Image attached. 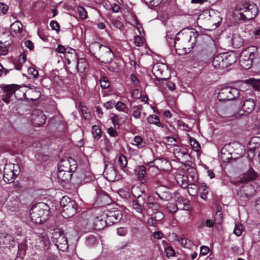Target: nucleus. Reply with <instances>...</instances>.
Returning <instances> with one entry per match:
<instances>
[{"instance_id": "nucleus-47", "label": "nucleus", "mask_w": 260, "mask_h": 260, "mask_svg": "<svg viewBox=\"0 0 260 260\" xmlns=\"http://www.w3.org/2000/svg\"><path fill=\"white\" fill-rule=\"evenodd\" d=\"M101 86L103 89H106L110 86V83L108 79L106 77H103L100 79Z\"/></svg>"}, {"instance_id": "nucleus-37", "label": "nucleus", "mask_w": 260, "mask_h": 260, "mask_svg": "<svg viewBox=\"0 0 260 260\" xmlns=\"http://www.w3.org/2000/svg\"><path fill=\"white\" fill-rule=\"evenodd\" d=\"M149 8L153 9L154 7L159 6L162 0H142Z\"/></svg>"}, {"instance_id": "nucleus-27", "label": "nucleus", "mask_w": 260, "mask_h": 260, "mask_svg": "<svg viewBox=\"0 0 260 260\" xmlns=\"http://www.w3.org/2000/svg\"><path fill=\"white\" fill-rule=\"evenodd\" d=\"M255 107V102L252 99L245 100L243 104L242 109L246 113L252 112Z\"/></svg>"}, {"instance_id": "nucleus-32", "label": "nucleus", "mask_w": 260, "mask_h": 260, "mask_svg": "<svg viewBox=\"0 0 260 260\" xmlns=\"http://www.w3.org/2000/svg\"><path fill=\"white\" fill-rule=\"evenodd\" d=\"M134 142L133 144L139 149L144 147L146 145V143L143 139L139 136L135 137Z\"/></svg>"}, {"instance_id": "nucleus-23", "label": "nucleus", "mask_w": 260, "mask_h": 260, "mask_svg": "<svg viewBox=\"0 0 260 260\" xmlns=\"http://www.w3.org/2000/svg\"><path fill=\"white\" fill-rule=\"evenodd\" d=\"M145 203V199L143 198L134 200L132 201L133 208L138 213H142L143 210H144Z\"/></svg>"}, {"instance_id": "nucleus-34", "label": "nucleus", "mask_w": 260, "mask_h": 260, "mask_svg": "<svg viewBox=\"0 0 260 260\" xmlns=\"http://www.w3.org/2000/svg\"><path fill=\"white\" fill-rule=\"evenodd\" d=\"M91 133L95 139L99 140L102 136V132L98 125H94L91 127Z\"/></svg>"}, {"instance_id": "nucleus-46", "label": "nucleus", "mask_w": 260, "mask_h": 260, "mask_svg": "<svg viewBox=\"0 0 260 260\" xmlns=\"http://www.w3.org/2000/svg\"><path fill=\"white\" fill-rule=\"evenodd\" d=\"M40 241L44 244L45 247H47L50 244V241L48 236L45 234H42L40 236Z\"/></svg>"}, {"instance_id": "nucleus-31", "label": "nucleus", "mask_w": 260, "mask_h": 260, "mask_svg": "<svg viewBox=\"0 0 260 260\" xmlns=\"http://www.w3.org/2000/svg\"><path fill=\"white\" fill-rule=\"evenodd\" d=\"M174 153L176 158L179 160L183 157H187L189 156L186 152L185 151H182L179 147L174 148Z\"/></svg>"}, {"instance_id": "nucleus-44", "label": "nucleus", "mask_w": 260, "mask_h": 260, "mask_svg": "<svg viewBox=\"0 0 260 260\" xmlns=\"http://www.w3.org/2000/svg\"><path fill=\"white\" fill-rule=\"evenodd\" d=\"M190 144L194 150L198 151L200 148V145L199 143L194 138H190L189 139Z\"/></svg>"}, {"instance_id": "nucleus-51", "label": "nucleus", "mask_w": 260, "mask_h": 260, "mask_svg": "<svg viewBox=\"0 0 260 260\" xmlns=\"http://www.w3.org/2000/svg\"><path fill=\"white\" fill-rule=\"evenodd\" d=\"M142 109L139 107H134L133 108L132 115L135 118H139L141 116Z\"/></svg>"}, {"instance_id": "nucleus-36", "label": "nucleus", "mask_w": 260, "mask_h": 260, "mask_svg": "<svg viewBox=\"0 0 260 260\" xmlns=\"http://www.w3.org/2000/svg\"><path fill=\"white\" fill-rule=\"evenodd\" d=\"M117 164L121 169L125 168L127 164L126 157L122 154H120L117 158Z\"/></svg>"}, {"instance_id": "nucleus-29", "label": "nucleus", "mask_w": 260, "mask_h": 260, "mask_svg": "<svg viewBox=\"0 0 260 260\" xmlns=\"http://www.w3.org/2000/svg\"><path fill=\"white\" fill-rule=\"evenodd\" d=\"M225 58L224 59V63H225V68L235 63L237 61V57L236 55L233 53H223Z\"/></svg>"}, {"instance_id": "nucleus-28", "label": "nucleus", "mask_w": 260, "mask_h": 260, "mask_svg": "<svg viewBox=\"0 0 260 260\" xmlns=\"http://www.w3.org/2000/svg\"><path fill=\"white\" fill-rule=\"evenodd\" d=\"M144 192L145 190L143 186H134L132 188V192L133 196L136 198V199H139L140 198L145 199V195Z\"/></svg>"}, {"instance_id": "nucleus-53", "label": "nucleus", "mask_w": 260, "mask_h": 260, "mask_svg": "<svg viewBox=\"0 0 260 260\" xmlns=\"http://www.w3.org/2000/svg\"><path fill=\"white\" fill-rule=\"evenodd\" d=\"M43 260H59L57 255H55L52 253L47 252L45 254Z\"/></svg>"}, {"instance_id": "nucleus-7", "label": "nucleus", "mask_w": 260, "mask_h": 260, "mask_svg": "<svg viewBox=\"0 0 260 260\" xmlns=\"http://www.w3.org/2000/svg\"><path fill=\"white\" fill-rule=\"evenodd\" d=\"M152 72L155 79L159 82L166 81L170 77L168 67L165 63H157L152 68Z\"/></svg>"}, {"instance_id": "nucleus-61", "label": "nucleus", "mask_w": 260, "mask_h": 260, "mask_svg": "<svg viewBox=\"0 0 260 260\" xmlns=\"http://www.w3.org/2000/svg\"><path fill=\"white\" fill-rule=\"evenodd\" d=\"M203 187H204L203 191L201 192L200 197L202 199L205 200L207 199V195L208 193V188L205 185H204Z\"/></svg>"}, {"instance_id": "nucleus-58", "label": "nucleus", "mask_w": 260, "mask_h": 260, "mask_svg": "<svg viewBox=\"0 0 260 260\" xmlns=\"http://www.w3.org/2000/svg\"><path fill=\"white\" fill-rule=\"evenodd\" d=\"M188 186H190L188 187V193L191 195H193L197 192V186L194 184H189Z\"/></svg>"}, {"instance_id": "nucleus-14", "label": "nucleus", "mask_w": 260, "mask_h": 260, "mask_svg": "<svg viewBox=\"0 0 260 260\" xmlns=\"http://www.w3.org/2000/svg\"><path fill=\"white\" fill-rule=\"evenodd\" d=\"M46 117L44 113L40 110H34L31 114V121L36 126L43 125L46 122Z\"/></svg>"}, {"instance_id": "nucleus-22", "label": "nucleus", "mask_w": 260, "mask_h": 260, "mask_svg": "<svg viewBox=\"0 0 260 260\" xmlns=\"http://www.w3.org/2000/svg\"><path fill=\"white\" fill-rule=\"evenodd\" d=\"M111 202V200L108 195L102 194L98 196L95 204L98 207H103L109 205Z\"/></svg>"}, {"instance_id": "nucleus-16", "label": "nucleus", "mask_w": 260, "mask_h": 260, "mask_svg": "<svg viewBox=\"0 0 260 260\" xmlns=\"http://www.w3.org/2000/svg\"><path fill=\"white\" fill-rule=\"evenodd\" d=\"M93 224L95 230H101L109 226L103 212L94 218Z\"/></svg>"}, {"instance_id": "nucleus-55", "label": "nucleus", "mask_w": 260, "mask_h": 260, "mask_svg": "<svg viewBox=\"0 0 260 260\" xmlns=\"http://www.w3.org/2000/svg\"><path fill=\"white\" fill-rule=\"evenodd\" d=\"M70 56L71 57H73V61H74L73 60V59L74 58H76V51H75V50L73 49H69L68 51H67V53H64V57H70Z\"/></svg>"}, {"instance_id": "nucleus-38", "label": "nucleus", "mask_w": 260, "mask_h": 260, "mask_svg": "<svg viewBox=\"0 0 260 260\" xmlns=\"http://www.w3.org/2000/svg\"><path fill=\"white\" fill-rule=\"evenodd\" d=\"M27 245L25 242H22L18 245V253L19 256H23L25 254Z\"/></svg>"}, {"instance_id": "nucleus-15", "label": "nucleus", "mask_w": 260, "mask_h": 260, "mask_svg": "<svg viewBox=\"0 0 260 260\" xmlns=\"http://www.w3.org/2000/svg\"><path fill=\"white\" fill-rule=\"evenodd\" d=\"M0 245L6 247H11L15 245L14 237L7 233H0Z\"/></svg>"}, {"instance_id": "nucleus-52", "label": "nucleus", "mask_w": 260, "mask_h": 260, "mask_svg": "<svg viewBox=\"0 0 260 260\" xmlns=\"http://www.w3.org/2000/svg\"><path fill=\"white\" fill-rule=\"evenodd\" d=\"M166 140V143L170 146H175L177 145V140L172 137H167L165 138Z\"/></svg>"}, {"instance_id": "nucleus-57", "label": "nucleus", "mask_w": 260, "mask_h": 260, "mask_svg": "<svg viewBox=\"0 0 260 260\" xmlns=\"http://www.w3.org/2000/svg\"><path fill=\"white\" fill-rule=\"evenodd\" d=\"M115 107L117 110L120 111H124V109L126 108L125 104L121 102H118L115 104Z\"/></svg>"}, {"instance_id": "nucleus-24", "label": "nucleus", "mask_w": 260, "mask_h": 260, "mask_svg": "<svg viewBox=\"0 0 260 260\" xmlns=\"http://www.w3.org/2000/svg\"><path fill=\"white\" fill-rule=\"evenodd\" d=\"M154 163V166L158 170L166 171L168 170L170 166V163L165 159L159 158L155 159L153 162H151L150 164Z\"/></svg>"}, {"instance_id": "nucleus-56", "label": "nucleus", "mask_w": 260, "mask_h": 260, "mask_svg": "<svg viewBox=\"0 0 260 260\" xmlns=\"http://www.w3.org/2000/svg\"><path fill=\"white\" fill-rule=\"evenodd\" d=\"M165 251L166 252L167 257L168 258L175 255V251L171 247H167L166 248Z\"/></svg>"}, {"instance_id": "nucleus-49", "label": "nucleus", "mask_w": 260, "mask_h": 260, "mask_svg": "<svg viewBox=\"0 0 260 260\" xmlns=\"http://www.w3.org/2000/svg\"><path fill=\"white\" fill-rule=\"evenodd\" d=\"M75 202L73 200H72L70 198L68 197H63L61 199L60 201V206L61 208L64 207L66 205H69V204L71 203V202Z\"/></svg>"}, {"instance_id": "nucleus-64", "label": "nucleus", "mask_w": 260, "mask_h": 260, "mask_svg": "<svg viewBox=\"0 0 260 260\" xmlns=\"http://www.w3.org/2000/svg\"><path fill=\"white\" fill-rule=\"evenodd\" d=\"M8 10V6L3 3H0V13L6 14Z\"/></svg>"}, {"instance_id": "nucleus-21", "label": "nucleus", "mask_w": 260, "mask_h": 260, "mask_svg": "<svg viewBox=\"0 0 260 260\" xmlns=\"http://www.w3.org/2000/svg\"><path fill=\"white\" fill-rule=\"evenodd\" d=\"M135 174L138 180H140L143 184L146 182V168L145 166H139L134 170Z\"/></svg>"}, {"instance_id": "nucleus-6", "label": "nucleus", "mask_w": 260, "mask_h": 260, "mask_svg": "<svg viewBox=\"0 0 260 260\" xmlns=\"http://www.w3.org/2000/svg\"><path fill=\"white\" fill-rule=\"evenodd\" d=\"M52 241L59 250L66 251L69 247L67 238L59 229H55L52 234Z\"/></svg>"}, {"instance_id": "nucleus-26", "label": "nucleus", "mask_w": 260, "mask_h": 260, "mask_svg": "<svg viewBox=\"0 0 260 260\" xmlns=\"http://www.w3.org/2000/svg\"><path fill=\"white\" fill-rule=\"evenodd\" d=\"M145 204L144 210L148 211V213H149V210L151 209L153 212H156L159 210L160 207L158 203L153 202V199L151 197L148 198L147 202Z\"/></svg>"}, {"instance_id": "nucleus-48", "label": "nucleus", "mask_w": 260, "mask_h": 260, "mask_svg": "<svg viewBox=\"0 0 260 260\" xmlns=\"http://www.w3.org/2000/svg\"><path fill=\"white\" fill-rule=\"evenodd\" d=\"M243 232L242 226L240 223H236L235 226L234 233L237 236H240Z\"/></svg>"}, {"instance_id": "nucleus-19", "label": "nucleus", "mask_w": 260, "mask_h": 260, "mask_svg": "<svg viewBox=\"0 0 260 260\" xmlns=\"http://www.w3.org/2000/svg\"><path fill=\"white\" fill-rule=\"evenodd\" d=\"M259 186L258 183L253 181L250 184H246L243 187V190L246 192L245 196L247 198L251 197L259 188Z\"/></svg>"}, {"instance_id": "nucleus-40", "label": "nucleus", "mask_w": 260, "mask_h": 260, "mask_svg": "<svg viewBox=\"0 0 260 260\" xmlns=\"http://www.w3.org/2000/svg\"><path fill=\"white\" fill-rule=\"evenodd\" d=\"M156 194L161 200L164 201H169L172 199V195L168 191H165L162 193L156 192Z\"/></svg>"}, {"instance_id": "nucleus-30", "label": "nucleus", "mask_w": 260, "mask_h": 260, "mask_svg": "<svg viewBox=\"0 0 260 260\" xmlns=\"http://www.w3.org/2000/svg\"><path fill=\"white\" fill-rule=\"evenodd\" d=\"M76 66L78 72L82 73L85 72L87 63L84 58H81L78 59Z\"/></svg>"}, {"instance_id": "nucleus-39", "label": "nucleus", "mask_w": 260, "mask_h": 260, "mask_svg": "<svg viewBox=\"0 0 260 260\" xmlns=\"http://www.w3.org/2000/svg\"><path fill=\"white\" fill-rule=\"evenodd\" d=\"M5 37H8L9 38H11V37L9 35V32H5L2 35L1 40H0V44L1 45L7 47V46H9L11 44V40L10 41L6 40L4 39Z\"/></svg>"}, {"instance_id": "nucleus-54", "label": "nucleus", "mask_w": 260, "mask_h": 260, "mask_svg": "<svg viewBox=\"0 0 260 260\" xmlns=\"http://www.w3.org/2000/svg\"><path fill=\"white\" fill-rule=\"evenodd\" d=\"M250 82L252 87L256 90H260V80H256L253 79H250L249 80Z\"/></svg>"}, {"instance_id": "nucleus-9", "label": "nucleus", "mask_w": 260, "mask_h": 260, "mask_svg": "<svg viewBox=\"0 0 260 260\" xmlns=\"http://www.w3.org/2000/svg\"><path fill=\"white\" fill-rule=\"evenodd\" d=\"M239 95L240 92L237 88L227 86L220 89L217 98L219 101H231L239 97Z\"/></svg>"}, {"instance_id": "nucleus-11", "label": "nucleus", "mask_w": 260, "mask_h": 260, "mask_svg": "<svg viewBox=\"0 0 260 260\" xmlns=\"http://www.w3.org/2000/svg\"><path fill=\"white\" fill-rule=\"evenodd\" d=\"M103 213L109 226L119 222L122 218V212L118 208H113Z\"/></svg>"}, {"instance_id": "nucleus-63", "label": "nucleus", "mask_w": 260, "mask_h": 260, "mask_svg": "<svg viewBox=\"0 0 260 260\" xmlns=\"http://www.w3.org/2000/svg\"><path fill=\"white\" fill-rule=\"evenodd\" d=\"M50 27L53 30H55L56 31L59 30V25L56 21H51L50 23Z\"/></svg>"}, {"instance_id": "nucleus-20", "label": "nucleus", "mask_w": 260, "mask_h": 260, "mask_svg": "<svg viewBox=\"0 0 260 260\" xmlns=\"http://www.w3.org/2000/svg\"><path fill=\"white\" fill-rule=\"evenodd\" d=\"M257 176V173L252 168H249L246 172L243 174L240 178V182L241 183H246L249 181L254 180Z\"/></svg>"}, {"instance_id": "nucleus-35", "label": "nucleus", "mask_w": 260, "mask_h": 260, "mask_svg": "<svg viewBox=\"0 0 260 260\" xmlns=\"http://www.w3.org/2000/svg\"><path fill=\"white\" fill-rule=\"evenodd\" d=\"M251 146L249 151L252 152V149L257 148L260 145V138L258 137H253L249 143Z\"/></svg>"}, {"instance_id": "nucleus-8", "label": "nucleus", "mask_w": 260, "mask_h": 260, "mask_svg": "<svg viewBox=\"0 0 260 260\" xmlns=\"http://www.w3.org/2000/svg\"><path fill=\"white\" fill-rule=\"evenodd\" d=\"M19 173L18 165L7 163L4 168V179L6 183L12 182Z\"/></svg>"}, {"instance_id": "nucleus-33", "label": "nucleus", "mask_w": 260, "mask_h": 260, "mask_svg": "<svg viewBox=\"0 0 260 260\" xmlns=\"http://www.w3.org/2000/svg\"><path fill=\"white\" fill-rule=\"evenodd\" d=\"M147 120L149 123L155 124L156 125L162 128L164 127V125L160 122L159 118L155 115H151L149 116L147 118Z\"/></svg>"}, {"instance_id": "nucleus-59", "label": "nucleus", "mask_w": 260, "mask_h": 260, "mask_svg": "<svg viewBox=\"0 0 260 260\" xmlns=\"http://www.w3.org/2000/svg\"><path fill=\"white\" fill-rule=\"evenodd\" d=\"M117 233L120 236H124L127 233V230L125 228L120 227L117 229Z\"/></svg>"}, {"instance_id": "nucleus-10", "label": "nucleus", "mask_w": 260, "mask_h": 260, "mask_svg": "<svg viewBox=\"0 0 260 260\" xmlns=\"http://www.w3.org/2000/svg\"><path fill=\"white\" fill-rule=\"evenodd\" d=\"M21 92V88L15 84L7 85L3 87V100L7 104L13 100L14 96H17Z\"/></svg>"}, {"instance_id": "nucleus-42", "label": "nucleus", "mask_w": 260, "mask_h": 260, "mask_svg": "<svg viewBox=\"0 0 260 260\" xmlns=\"http://www.w3.org/2000/svg\"><path fill=\"white\" fill-rule=\"evenodd\" d=\"M178 201H180L181 206H179V209L181 210H188L189 208V201L187 199L181 198Z\"/></svg>"}, {"instance_id": "nucleus-5", "label": "nucleus", "mask_w": 260, "mask_h": 260, "mask_svg": "<svg viewBox=\"0 0 260 260\" xmlns=\"http://www.w3.org/2000/svg\"><path fill=\"white\" fill-rule=\"evenodd\" d=\"M221 20L219 16H212L208 12H205L201 14L198 18V20L203 25L204 29L207 30H211L216 28L219 24Z\"/></svg>"}, {"instance_id": "nucleus-13", "label": "nucleus", "mask_w": 260, "mask_h": 260, "mask_svg": "<svg viewBox=\"0 0 260 260\" xmlns=\"http://www.w3.org/2000/svg\"><path fill=\"white\" fill-rule=\"evenodd\" d=\"M77 169V164L75 160L72 158L63 159L60 161L58 170L67 171L71 173L75 171Z\"/></svg>"}, {"instance_id": "nucleus-17", "label": "nucleus", "mask_w": 260, "mask_h": 260, "mask_svg": "<svg viewBox=\"0 0 260 260\" xmlns=\"http://www.w3.org/2000/svg\"><path fill=\"white\" fill-rule=\"evenodd\" d=\"M71 203L61 208L62 215L64 218H69L72 217L76 213V204L75 202H71Z\"/></svg>"}, {"instance_id": "nucleus-3", "label": "nucleus", "mask_w": 260, "mask_h": 260, "mask_svg": "<svg viewBox=\"0 0 260 260\" xmlns=\"http://www.w3.org/2000/svg\"><path fill=\"white\" fill-rule=\"evenodd\" d=\"M30 212L31 220L36 223L41 224L48 219L49 208L45 203H39L31 208Z\"/></svg>"}, {"instance_id": "nucleus-2", "label": "nucleus", "mask_w": 260, "mask_h": 260, "mask_svg": "<svg viewBox=\"0 0 260 260\" xmlns=\"http://www.w3.org/2000/svg\"><path fill=\"white\" fill-rule=\"evenodd\" d=\"M89 50L91 53L100 61L107 63L113 58V53L108 47L103 45L98 42L90 44Z\"/></svg>"}, {"instance_id": "nucleus-43", "label": "nucleus", "mask_w": 260, "mask_h": 260, "mask_svg": "<svg viewBox=\"0 0 260 260\" xmlns=\"http://www.w3.org/2000/svg\"><path fill=\"white\" fill-rule=\"evenodd\" d=\"M77 10L81 19H85L87 18V13L84 8L82 6H78L77 7Z\"/></svg>"}, {"instance_id": "nucleus-60", "label": "nucleus", "mask_w": 260, "mask_h": 260, "mask_svg": "<svg viewBox=\"0 0 260 260\" xmlns=\"http://www.w3.org/2000/svg\"><path fill=\"white\" fill-rule=\"evenodd\" d=\"M231 249L233 252L236 253L237 254H241L243 253V250L242 248L237 246H233L231 247Z\"/></svg>"}, {"instance_id": "nucleus-50", "label": "nucleus", "mask_w": 260, "mask_h": 260, "mask_svg": "<svg viewBox=\"0 0 260 260\" xmlns=\"http://www.w3.org/2000/svg\"><path fill=\"white\" fill-rule=\"evenodd\" d=\"M27 72L28 75L30 76V78L32 77L35 79L37 78L39 74L38 71L33 67H29L27 70Z\"/></svg>"}, {"instance_id": "nucleus-25", "label": "nucleus", "mask_w": 260, "mask_h": 260, "mask_svg": "<svg viewBox=\"0 0 260 260\" xmlns=\"http://www.w3.org/2000/svg\"><path fill=\"white\" fill-rule=\"evenodd\" d=\"M72 176V173L62 170H58L57 174V178L60 183L68 182L71 179Z\"/></svg>"}, {"instance_id": "nucleus-4", "label": "nucleus", "mask_w": 260, "mask_h": 260, "mask_svg": "<svg viewBox=\"0 0 260 260\" xmlns=\"http://www.w3.org/2000/svg\"><path fill=\"white\" fill-rule=\"evenodd\" d=\"M235 10L239 12V19L244 21L250 20L256 16L258 8L253 3L246 2L238 5Z\"/></svg>"}, {"instance_id": "nucleus-18", "label": "nucleus", "mask_w": 260, "mask_h": 260, "mask_svg": "<svg viewBox=\"0 0 260 260\" xmlns=\"http://www.w3.org/2000/svg\"><path fill=\"white\" fill-rule=\"evenodd\" d=\"M225 57L223 53L215 56L212 60L213 67L217 70H222L225 68V63H224Z\"/></svg>"}, {"instance_id": "nucleus-45", "label": "nucleus", "mask_w": 260, "mask_h": 260, "mask_svg": "<svg viewBox=\"0 0 260 260\" xmlns=\"http://www.w3.org/2000/svg\"><path fill=\"white\" fill-rule=\"evenodd\" d=\"M180 206H181L180 201H178L176 205H175L174 204H170V205L168 206V209L170 212L175 213L177 211L178 209H179V207Z\"/></svg>"}, {"instance_id": "nucleus-12", "label": "nucleus", "mask_w": 260, "mask_h": 260, "mask_svg": "<svg viewBox=\"0 0 260 260\" xmlns=\"http://www.w3.org/2000/svg\"><path fill=\"white\" fill-rule=\"evenodd\" d=\"M104 174L106 179L109 181L113 182L120 179V176L117 175L113 165L111 163L105 165Z\"/></svg>"}, {"instance_id": "nucleus-62", "label": "nucleus", "mask_w": 260, "mask_h": 260, "mask_svg": "<svg viewBox=\"0 0 260 260\" xmlns=\"http://www.w3.org/2000/svg\"><path fill=\"white\" fill-rule=\"evenodd\" d=\"M115 106V103L113 101H108L104 104V107L107 110L113 108Z\"/></svg>"}, {"instance_id": "nucleus-41", "label": "nucleus", "mask_w": 260, "mask_h": 260, "mask_svg": "<svg viewBox=\"0 0 260 260\" xmlns=\"http://www.w3.org/2000/svg\"><path fill=\"white\" fill-rule=\"evenodd\" d=\"M22 28V24L19 21H16L11 25V29L14 32H19Z\"/></svg>"}, {"instance_id": "nucleus-1", "label": "nucleus", "mask_w": 260, "mask_h": 260, "mask_svg": "<svg viewBox=\"0 0 260 260\" xmlns=\"http://www.w3.org/2000/svg\"><path fill=\"white\" fill-rule=\"evenodd\" d=\"M199 33L194 29L186 28L182 29L174 39L176 51L179 55L186 54L193 48Z\"/></svg>"}]
</instances>
